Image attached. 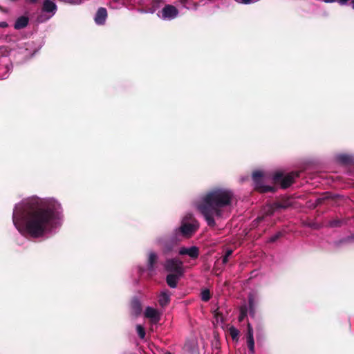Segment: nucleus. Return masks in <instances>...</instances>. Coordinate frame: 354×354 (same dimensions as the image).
Here are the masks:
<instances>
[{
  "instance_id": "obj_1",
  "label": "nucleus",
  "mask_w": 354,
  "mask_h": 354,
  "mask_svg": "<svg viewBox=\"0 0 354 354\" xmlns=\"http://www.w3.org/2000/svg\"><path fill=\"white\" fill-rule=\"evenodd\" d=\"M25 220L27 232L34 238L42 236L52 223L59 218V212L55 205L29 201L24 207L17 205L15 210Z\"/></svg>"
},
{
  "instance_id": "obj_2",
  "label": "nucleus",
  "mask_w": 354,
  "mask_h": 354,
  "mask_svg": "<svg viewBox=\"0 0 354 354\" xmlns=\"http://www.w3.org/2000/svg\"><path fill=\"white\" fill-rule=\"evenodd\" d=\"M301 171H292L287 174H284L283 171H276L272 176L274 185H264L263 184L262 178L263 173L261 171H254L252 173V180L254 183V189L261 194L272 192L274 193L277 190V185H279L282 189H286L290 187L294 180L300 176Z\"/></svg>"
},
{
  "instance_id": "obj_3",
  "label": "nucleus",
  "mask_w": 354,
  "mask_h": 354,
  "mask_svg": "<svg viewBox=\"0 0 354 354\" xmlns=\"http://www.w3.org/2000/svg\"><path fill=\"white\" fill-rule=\"evenodd\" d=\"M232 201H203L197 205V209L203 216L207 225L210 227L216 226L215 216L222 215L221 208L231 205Z\"/></svg>"
},
{
  "instance_id": "obj_4",
  "label": "nucleus",
  "mask_w": 354,
  "mask_h": 354,
  "mask_svg": "<svg viewBox=\"0 0 354 354\" xmlns=\"http://www.w3.org/2000/svg\"><path fill=\"white\" fill-rule=\"evenodd\" d=\"M199 227V221L192 213L187 212L181 219V224L178 227V233L183 237L189 239L196 233Z\"/></svg>"
},
{
  "instance_id": "obj_5",
  "label": "nucleus",
  "mask_w": 354,
  "mask_h": 354,
  "mask_svg": "<svg viewBox=\"0 0 354 354\" xmlns=\"http://www.w3.org/2000/svg\"><path fill=\"white\" fill-rule=\"evenodd\" d=\"M290 206H292L290 201H274L272 203H267L261 209V215L255 218L256 222L260 223L266 216H270L275 212L285 209Z\"/></svg>"
},
{
  "instance_id": "obj_6",
  "label": "nucleus",
  "mask_w": 354,
  "mask_h": 354,
  "mask_svg": "<svg viewBox=\"0 0 354 354\" xmlns=\"http://www.w3.org/2000/svg\"><path fill=\"white\" fill-rule=\"evenodd\" d=\"M290 206H292L290 201H274L272 203H267L261 209V215L255 218L256 222L260 223L266 216H270L275 212L285 209Z\"/></svg>"
},
{
  "instance_id": "obj_7",
  "label": "nucleus",
  "mask_w": 354,
  "mask_h": 354,
  "mask_svg": "<svg viewBox=\"0 0 354 354\" xmlns=\"http://www.w3.org/2000/svg\"><path fill=\"white\" fill-rule=\"evenodd\" d=\"M200 254V250L198 247L193 245L189 248L185 246L178 248V257L180 259L185 260L186 261L187 268H189L193 265L192 261H196Z\"/></svg>"
},
{
  "instance_id": "obj_8",
  "label": "nucleus",
  "mask_w": 354,
  "mask_h": 354,
  "mask_svg": "<svg viewBox=\"0 0 354 354\" xmlns=\"http://www.w3.org/2000/svg\"><path fill=\"white\" fill-rule=\"evenodd\" d=\"M234 195L231 189L215 188L207 193L201 199H232Z\"/></svg>"
},
{
  "instance_id": "obj_9",
  "label": "nucleus",
  "mask_w": 354,
  "mask_h": 354,
  "mask_svg": "<svg viewBox=\"0 0 354 354\" xmlns=\"http://www.w3.org/2000/svg\"><path fill=\"white\" fill-rule=\"evenodd\" d=\"M57 10V6L55 2L51 0H44L43 4L41 6L42 12L49 14V16L47 19L53 17Z\"/></svg>"
},
{
  "instance_id": "obj_10",
  "label": "nucleus",
  "mask_w": 354,
  "mask_h": 354,
  "mask_svg": "<svg viewBox=\"0 0 354 354\" xmlns=\"http://www.w3.org/2000/svg\"><path fill=\"white\" fill-rule=\"evenodd\" d=\"M177 16V8L172 5H165L162 10L161 17L163 19H172Z\"/></svg>"
},
{
  "instance_id": "obj_11",
  "label": "nucleus",
  "mask_w": 354,
  "mask_h": 354,
  "mask_svg": "<svg viewBox=\"0 0 354 354\" xmlns=\"http://www.w3.org/2000/svg\"><path fill=\"white\" fill-rule=\"evenodd\" d=\"M131 313L136 317L139 316L142 311V306L138 297L132 298L130 304Z\"/></svg>"
},
{
  "instance_id": "obj_12",
  "label": "nucleus",
  "mask_w": 354,
  "mask_h": 354,
  "mask_svg": "<svg viewBox=\"0 0 354 354\" xmlns=\"http://www.w3.org/2000/svg\"><path fill=\"white\" fill-rule=\"evenodd\" d=\"M107 17V11L105 8L101 7L98 8L96 15L95 16V22L97 25L104 24Z\"/></svg>"
},
{
  "instance_id": "obj_13",
  "label": "nucleus",
  "mask_w": 354,
  "mask_h": 354,
  "mask_svg": "<svg viewBox=\"0 0 354 354\" xmlns=\"http://www.w3.org/2000/svg\"><path fill=\"white\" fill-rule=\"evenodd\" d=\"M184 350L191 354H198V348L197 342L194 339L187 341L185 346Z\"/></svg>"
},
{
  "instance_id": "obj_14",
  "label": "nucleus",
  "mask_w": 354,
  "mask_h": 354,
  "mask_svg": "<svg viewBox=\"0 0 354 354\" xmlns=\"http://www.w3.org/2000/svg\"><path fill=\"white\" fill-rule=\"evenodd\" d=\"M158 262V255L154 252H150L149 253L147 260V270L150 272H153L155 270V266Z\"/></svg>"
},
{
  "instance_id": "obj_15",
  "label": "nucleus",
  "mask_w": 354,
  "mask_h": 354,
  "mask_svg": "<svg viewBox=\"0 0 354 354\" xmlns=\"http://www.w3.org/2000/svg\"><path fill=\"white\" fill-rule=\"evenodd\" d=\"M145 315L146 317L151 319L154 323H157L160 319L157 310L149 306L146 308Z\"/></svg>"
},
{
  "instance_id": "obj_16",
  "label": "nucleus",
  "mask_w": 354,
  "mask_h": 354,
  "mask_svg": "<svg viewBox=\"0 0 354 354\" xmlns=\"http://www.w3.org/2000/svg\"><path fill=\"white\" fill-rule=\"evenodd\" d=\"M28 24V18L25 16H21L17 19L14 28L16 30H20L27 26Z\"/></svg>"
},
{
  "instance_id": "obj_17",
  "label": "nucleus",
  "mask_w": 354,
  "mask_h": 354,
  "mask_svg": "<svg viewBox=\"0 0 354 354\" xmlns=\"http://www.w3.org/2000/svg\"><path fill=\"white\" fill-rule=\"evenodd\" d=\"M165 268L167 271L177 273V259L174 258L167 260L165 264Z\"/></svg>"
},
{
  "instance_id": "obj_18",
  "label": "nucleus",
  "mask_w": 354,
  "mask_h": 354,
  "mask_svg": "<svg viewBox=\"0 0 354 354\" xmlns=\"http://www.w3.org/2000/svg\"><path fill=\"white\" fill-rule=\"evenodd\" d=\"M169 301H170L169 295L165 292H162L159 296V299H158L159 304L162 307H164V306H167L169 303Z\"/></svg>"
},
{
  "instance_id": "obj_19",
  "label": "nucleus",
  "mask_w": 354,
  "mask_h": 354,
  "mask_svg": "<svg viewBox=\"0 0 354 354\" xmlns=\"http://www.w3.org/2000/svg\"><path fill=\"white\" fill-rule=\"evenodd\" d=\"M177 245V240L176 238L172 239L171 241L166 242L165 244V247L163 249V252L165 254L169 253L170 251H171Z\"/></svg>"
},
{
  "instance_id": "obj_20",
  "label": "nucleus",
  "mask_w": 354,
  "mask_h": 354,
  "mask_svg": "<svg viewBox=\"0 0 354 354\" xmlns=\"http://www.w3.org/2000/svg\"><path fill=\"white\" fill-rule=\"evenodd\" d=\"M167 283L171 288H175L177 286V273L169 274L167 277Z\"/></svg>"
},
{
  "instance_id": "obj_21",
  "label": "nucleus",
  "mask_w": 354,
  "mask_h": 354,
  "mask_svg": "<svg viewBox=\"0 0 354 354\" xmlns=\"http://www.w3.org/2000/svg\"><path fill=\"white\" fill-rule=\"evenodd\" d=\"M228 333L234 341L237 342L239 340L240 332L234 326H231L229 328Z\"/></svg>"
},
{
  "instance_id": "obj_22",
  "label": "nucleus",
  "mask_w": 354,
  "mask_h": 354,
  "mask_svg": "<svg viewBox=\"0 0 354 354\" xmlns=\"http://www.w3.org/2000/svg\"><path fill=\"white\" fill-rule=\"evenodd\" d=\"M240 315L239 316V322H241L243 321V319L247 317L248 312V308L246 304H243L239 308Z\"/></svg>"
},
{
  "instance_id": "obj_23",
  "label": "nucleus",
  "mask_w": 354,
  "mask_h": 354,
  "mask_svg": "<svg viewBox=\"0 0 354 354\" xmlns=\"http://www.w3.org/2000/svg\"><path fill=\"white\" fill-rule=\"evenodd\" d=\"M248 310L249 313L252 317H254L255 315V304L254 299L252 296H250L248 297Z\"/></svg>"
},
{
  "instance_id": "obj_24",
  "label": "nucleus",
  "mask_w": 354,
  "mask_h": 354,
  "mask_svg": "<svg viewBox=\"0 0 354 354\" xmlns=\"http://www.w3.org/2000/svg\"><path fill=\"white\" fill-rule=\"evenodd\" d=\"M343 223L344 222L342 220L338 219V218H335V219L330 220L328 222V226L330 227H339L342 225Z\"/></svg>"
},
{
  "instance_id": "obj_25",
  "label": "nucleus",
  "mask_w": 354,
  "mask_h": 354,
  "mask_svg": "<svg viewBox=\"0 0 354 354\" xmlns=\"http://www.w3.org/2000/svg\"><path fill=\"white\" fill-rule=\"evenodd\" d=\"M201 299L203 301H208L211 298V293L208 289H205L201 292Z\"/></svg>"
},
{
  "instance_id": "obj_26",
  "label": "nucleus",
  "mask_w": 354,
  "mask_h": 354,
  "mask_svg": "<svg viewBox=\"0 0 354 354\" xmlns=\"http://www.w3.org/2000/svg\"><path fill=\"white\" fill-rule=\"evenodd\" d=\"M304 225L305 226L309 227L313 230H318L321 227L320 224L313 222V221H306V222L304 223Z\"/></svg>"
},
{
  "instance_id": "obj_27",
  "label": "nucleus",
  "mask_w": 354,
  "mask_h": 354,
  "mask_svg": "<svg viewBox=\"0 0 354 354\" xmlns=\"http://www.w3.org/2000/svg\"><path fill=\"white\" fill-rule=\"evenodd\" d=\"M136 330L140 339H144L145 337L146 333L144 327H142L141 325H137Z\"/></svg>"
},
{
  "instance_id": "obj_28",
  "label": "nucleus",
  "mask_w": 354,
  "mask_h": 354,
  "mask_svg": "<svg viewBox=\"0 0 354 354\" xmlns=\"http://www.w3.org/2000/svg\"><path fill=\"white\" fill-rule=\"evenodd\" d=\"M185 263H186L185 260L178 259V278L184 273L183 267Z\"/></svg>"
},
{
  "instance_id": "obj_29",
  "label": "nucleus",
  "mask_w": 354,
  "mask_h": 354,
  "mask_svg": "<svg viewBox=\"0 0 354 354\" xmlns=\"http://www.w3.org/2000/svg\"><path fill=\"white\" fill-rule=\"evenodd\" d=\"M339 159L344 164H349L352 162V158L348 155H341Z\"/></svg>"
},
{
  "instance_id": "obj_30",
  "label": "nucleus",
  "mask_w": 354,
  "mask_h": 354,
  "mask_svg": "<svg viewBox=\"0 0 354 354\" xmlns=\"http://www.w3.org/2000/svg\"><path fill=\"white\" fill-rule=\"evenodd\" d=\"M283 236V234L281 232H278L274 235L270 236L268 241V243H274L277 241L279 239H280Z\"/></svg>"
},
{
  "instance_id": "obj_31",
  "label": "nucleus",
  "mask_w": 354,
  "mask_h": 354,
  "mask_svg": "<svg viewBox=\"0 0 354 354\" xmlns=\"http://www.w3.org/2000/svg\"><path fill=\"white\" fill-rule=\"evenodd\" d=\"M247 345H248L249 351L252 354H253L254 353V339H247Z\"/></svg>"
},
{
  "instance_id": "obj_32",
  "label": "nucleus",
  "mask_w": 354,
  "mask_h": 354,
  "mask_svg": "<svg viewBox=\"0 0 354 354\" xmlns=\"http://www.w3.org/2000/svg\"><path fill=\"white\" fill-rule=\"evenodd\" d=\"M246 338L248 339H254L253 337V328L250 323H248L247 325V334H246Z\"/></svg>"
},
{
  "instance_id": "obj_33",
  "label": "nucleus",
  "mask_w": 354,
  "mask_h": 354,
  "mask_svg": "<svg viewBox=\"0 0 354 354\" xmlns=\"http://www.w3.org/2000/svg\"><path fill=\"white\" fill-rule=\"evenodd\" d=\"M322 201H308L307 207L310 209H315L317 205H319Z\"/></svg>"
},
{
  "instance_id": "obj_34",
  "label": "nucleus",
  "mask_w": 354,
  "mask_h": 354,
  "mask_svg": "<svg viewBox=\"0 0 354 354\" xmlns=\"http://www.w3.org/2000/svg\"><path fill=\"white\" fill-rule=\"evenodd\" d=\"M353 241H354V234H351V236H347L345 239L340 240L339 243H349V242H353Z\"/></svg>"
},
{
  "instance_id": "obj_35",
  "label": "nucleus",
  "mask_w": 354,
  "mask_h": 354,
  "mask_svg": "<svg viewBox=\"0 0 354 354\" xmlns=\"http://www.w3.org/2000/svg\"><path fill=\"white\" fill-rule=\"evenodd\" d=\"M8 54V48L6 46H0V57L6 56Z\"/></svg>"
},
{
  "instance_id": "obj_36",
  "label": "nucleus",
  "mask_w": 354,
  "mask_h": 354,
  "mask_svg": "<svg viewBox=\"0 0 354 354\" xmlns=\"http://www.w3.org/2000/svg\"><path fill=\"white\" fill-rule=\"evenodd\" d=\"M315 199H322V200H324V199H336L334 197H332L331 196H329L328 194L326 195H323V196H317L315 198Z\"/></svg>"
},
{
  "instance_id": "obj_37",
  "label": "nucleus",
  "mask_w": 354,
  "mask_h": 354,
  "mask_svg": "<svg viewBox=\"0 0 354 354\" xmlns=\"http://www.w3.org/2000/svg\"><path fill=\"white\" fill-rule=\"evenodd\" d=\"M232 250H227L225 253V255L223 258V262L226 263L227 261L228 257L232 255Z\"/></svg>"
},
{
  "instance_id": "obj_38",
  "label": "nucleus",
  "mask_w": 354,
  "mask_h": 354,
  "mask_svg": "<svg viewBox=\"0 0 354 354\" xmlns=\"http://www.w3.org/2000/svg\"><path fill=\"white\" fill-rule=\"evenodd\" d=\"M214 317L217 319H221V321H223V314L221 312H219L218 310H216L214 311Z\"/></svg>"
},
{
  "instance_id": "obj_39",
  "label": "nucleus",
  "mask_w": 354,
  "mask_h": 354,
  "mask_svg": "<svg viewBox=\"0 0 354 354\" xmlns=\"http://www.w3.org/2000/svg\"><path fill=\"white\" fill-rule=\"evenodd\" d=\"M162 2V0H153V1H152L153 7L158 8L159 4Z\"/></svg>"
},
{
  "instance_id": "obj_40",
  "label": "nucleus",
  "mask_w": 354,
  "mask_h": 354,
  "mask_svg": "<svg viewBox=\"0 0 354 354\" xmlns=\"http://www.w3.org/2000/svg\"><path fill=\"white\" fill-rule=\"evenodd\" d=\"M183 6L187 8H189V3L187 0H180Z\"/></svg>"
},
{
  "instance_id": "obj_41",
  "label": "nucleus",
  "mask_w": 354,
  "mask_h": 354,
  "mask_svg": "<svg viewBox=\"0 0 354 354\" xmlns=\"http://www.w3.org/2000/svg\"><path fill=\"white\" fill-rule=\"evenodd\" d=\"M8 26V24L6 21H1L0 22V28H7Z\"/></svg>"
},
{
  "instance_id": "obj_42",
  "label": "nucleus",
  "mask_w": 354,
  "mask_h": 354,
  "mask_svg": "<svg viewBox=\"0 0 354 354\" xmlns=\"http://www.w3.org/2000/svg\"><path fill=\"white\" fill-rule=\"evenodd\" d=\"M25 1L29 3L35 4L37 3L38 0H25Z\"/></svg>"
},
{
  "instance_id": "obj_43",
  "label": "nucleus",
  "mask_w": 354,
  "mask_h": 354,
  "mask_svg": "<svg viewBox=\"0 0 354 354\" xmlns=\"http://www.w3.org/2000/svg\"><path fill=\"white\" fill-rule=\"evenodd\" d=\"M259 224V223L256 222V219H254L252 223L253 227H257Z\"/></svg>"
},
{
  "instance_id": "obj_44",
  "label": "nucleus",
  "mask_w": 354,
  "mask_h": 354,
  "mask_svg": "<svg viewBox=\"0 0 354 354\" xmlns=\"http://www.w3.org/2000/svg\"><path fill=\"white\" fill-rule=\"evenodd\" d=\"M27 199H34V200H36V199H41V198L38 197V196H33L32 197L28 198Z\"/></svg>"
},
{
  "instance_id": "obj_45",
  "label": "nucleus",
  "mask_w": 354,
  "mask_h": 354,
  "mask_svg": "<svg viewBox=\"0 0 354 354\" xmlns=\"http://www.w3.org/2000/svg\"><path fill=\"white\" fill-rule=\"evenodd\" d=\"M351 6H352L353 9H354V0H353L351 1Z\"/></svg>"
},
{
  "instance_id": "obj_46",
  "label": "nucleus",
  "mask_w": 354,
  "mask_h": 354,
  "mask_svg": "<svg viewBox=\"0 0 354 354\" xmlns=\"http://www.w3.org/2000/svg\"><path fill=\"white\" fill-rule=\"evenodd\" d=\"M155 10H156V8H154V9L151 11V12H155Z\"/></svg>"
},
{
  "instance_id": "obj_47",
  "label": "nucleus",
  "mask_w": 354,
  "mask_h": 354,
  "mask_svg": "<svg viewBox=\"0 0 354 354\" xmlns=\"http://www.w3.org/2000/svg\"><path fill=\"white\" fill-rule=\"evenodd\" d=\"M165 354H171L170 353H165Z\"/></svg>"
}]
</instances>
